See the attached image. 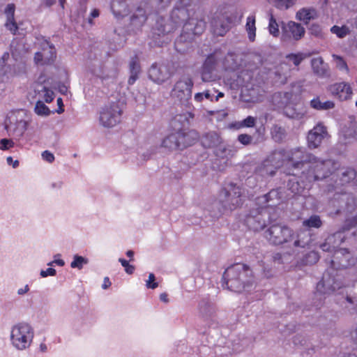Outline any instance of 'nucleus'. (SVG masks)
<instances>
[{"instance_id": "obj_17", "label": "nucleus", "mask_w": 357, "mask_h": 357, "mask_svg": "<svg viewBox=\"0 0 357 357\" xmlns=\"http://www.w3.org/2000/svg\"><path fill=\"white\" fill-rule=\"evenodd\" d=\"M42 52L35 54L34 61L37 64H45L53 62L56 57V50L52 44L44 40L41 44Z\"/></svg>"}, {"instance_id": "obj_19", "label": "nucleus", "mask_w": 357, "mask_h": 357, "mask_svg": "<svg viewBox=\"0 0 357 357\" xmlns=\"http://www.w3.org/2000/svg\"><path fill=\"white\" fill-rule=\"evenodd\" d=\"M326 135V128L321 123L317 124L308 132L307 137L308 146L310 149L319 147Z\"/></svg>"}, {"instance_id": "obj_32", "label": "nucleus", "mask_w": 357, "mask_h": 357, "mask_svg": "<svg viewBox=\"0 0 357 357\" xmlns=\"http://www.w3.org/2000/svg\"><path fill=\"white\" fill-rule=\"evenodd\" d=\"M310 106L317 110H328L333 109L335 107V104L331 100L321 102L319 97H316L310 101Z\"/></svg>"}, {"instance_id": "obj_64", "label": "nucleus", "mask_w": 357, "mask_h": 357, "mask_svg": "<svg viewBox=\"0 0 357 357\" xmlns=\"http://www.w3.org/2000/svg\"><path fill=\"white\" fill-rule=\"evenodd\" d=\"M277 195V192L275 190H272L269 192L268 194L265 195L262 199H264L265 202H268L269 199H271L273 196Z\"/></svg>"}, {"instance_id": "obj_35", "label": "nucleus", "mask_w": 357, "mask_h": 357, "mask_svg": "<svg viewBox=\"0 0 357 357\" xmlns=\"http://www.w3.org/2000/svg\"><path fill=\"white\" fill-rule=\"evenodd\" d=\"M194 117V115L192 113L186 112L183 114H179L176 115L172 121L173 123H178L182 126H185V125L188 124L189 120L192 119Z\"/></svg>"}, {"instance_id": "obj_38", "label": "nucleus", "mask_w": 357, "mask_h": 357, "mask_svg": "<svg viewBox=\"0 0 357 357\" xmlns=\"http://www.w3.org/2000/svg\"><path fill=\"white\" fill-rule=\"evenodd\" d=\"M345 139L349 142L357 141V123H351V126L345 131Z\"/></svg>"}, {"instance_id": "obj_51", "label": "nucleus", "mask_w": 357, "mask_h": 357, "mask_svg": "<svg viewBox=\"0 0 357 357\" xmlns=\"http://www.w3.org/2000/svg\"><path fill=\"white\" fill-rule=\"evenodd\" d=\"M5 26L7 28V29H8L13 34L17 33V30H18V26H17L16 22H15L14 18H12V20L7 19Z\"/></svg>"}, {"instance_id": "obj_12", "label": "nucleus", "mask_w": 357, "mask_h": 357, "mask_svg": "<svg viewBox=\"0 0 357 357\" xmlns=\"http://www.w3.org/2000/svg\"><path fill=\"white\" fill-rule=\"evenodd\" d=\"M193 82L189 76H183L174 85L171 96L182 105H187L192 97Z\"/></svg>"}, {"instance_id": "obj_11", "label": "nucleus", "mask_w": 357, "mask_h": 357, "mask_svg": "<svg viewBox=\"0 0 357 357\" xmlns=\"http://www.w3.org/2000/svg\"><path fill=\"white\" fill-rule=\"evenodd\" d=\"M122 113L118 102L106 105L100 111L99 123L105 128H113L120 123Z\"/></svg>"}, {"instance_id": "obj_4", "label": "nucleus", "mask_w": 357, "mask_h": 357, "mask_svg": "<svg viewBox=\"0 0 357 357\" xmlns=\"http://www.w3.org/2000/svg\"><path fill=\"white\" fill-rule=\"evenodd\" d=\"M236 63L233 55L220 49H216L206 59L202 68V79L211 82L215 79V71L234 70Z\"/></svg>"}, {"instance_id": "obj_55", "label": "nucleus", "mask_w": 357, "mask_h": 357, "mask_svg": "<svg viewBox=\"0 0 357 357\" xmlns=\"http://www.w3.org/2000/svg\"><path fill=\"white\" fill-rule=\"evenodd\" d=\"M14 142L11 139H1L0 140V149L1 150H8L10 148L13 147Z\"/></svg>"}, {"instance_id": "obj_42", "label": "nucleus", "mask_w": 357, "mask_h": 357, "mask_svg": "<svg viewBox=\"0 0 357 357\" xmlns=\"http://www.w3.org/2000/svg\"><path fill=\"white\" fill-rule=\"evenodd\" d=\"M275 6L280 10H287L294 5L296 0H273Z\"/></svg>"}, {"instance_id": "obj_45", "label": "nucleus", "mask_w": 357, "mask_h": 357, "mask_svg": "<svg viewBox=\"0 0 357 357\" xmlns=\"http://www.w3.org/2000/svg\"><path fill=\"white\" fill-rule=\"evenodd\" d=\"M289 189L295 195L301 194L305 187L301 186L298 181L291 180L288 183Z\"/></svg>"}, {"instance_id": "obj_47", "label": "nucleus", "mask_w": 357, "mask_h": 357, "mask_svg": "<svg viewBox=\"0 0 357 357\" xmlns=\"http://www.w3.org/2000/svg\"><path fill=\"white\" fill-rule=\"evenodd\" d=\"M287 59L292 62L296 66H298L304 59L305 56L302 53L290 54L286 56Z\"/></svg>"}, {"instance_id": "obj_43", "label": "nucleus", "mask_w": 357, "mask_h": 357, "mask_svg": "<svg viewBox=\"0 0 357 357\" xmlns=\"http://www.w3.org/2000/svg\"><path fill=\"white\" fill-rule=\"evenodd\" d=\"M332 56L333 58L334 61L335 62V66L337 68H338L340 70H344L348 73V66L347 63L344 61V60L342 59V57L336 54H333Z\"/></svg>"}, {"instance_id": "obj_34", "label": "nucleus", "mask_w": 357, "mask_h": 357, "mask_svg": "<svg viewBox=\"0 0 357 357\" xmlns=\"http://www.w3.org/2000/svg\"><path fill=\"white\" fill-rule=\"evenodd\" d=\"M200 313L204 317L211 316L215 311L213 304L208 300L203 299L199 303Z\"/></svg>"}, {"instance_id": "obj_40", "label": "nucleus", "mask_w": 357, "mask_h": 357, "mask_svg": "<svg viewBox=\"0 0 357 357\" xmlns=\"http://www.w3.org/2000/svg\"><path fill=\"white\" fill-rule=\"evenodd\" d=\"M268 28L270 34L272 35L273 36L278 37L280 36L279 25L273 15H271V17L269 18Z\"/></svg>"}, {"instance_id": "obj_39", "label": "nucleus", "mask_w": 357, "mask_h": 357, "mask_svg": "<svg viewBox=\"0 0 357 357\" xmlns=\"http://www.w3.org/2000/svg\"><path fill=\"white\" fill-rule=\"evenodd\" d=\"M89 262L88 259L75 255L73 257V260L70 263V267L73 268H78L79 270L83 268V266L87 264Z\"/></svg>"}, {"instance_id": "obj_53", "label": "nucleus", "mask_w": 357, "mask_h": 357, "mask_svg": "<svg viewBox=\"0 0 357 357\" xmlns=\"http://www.w3.org/2000/svg\"><path fill=\"white\" fill-rule=\"evenodd\" d=\"M119 261L121 264V265L125 268V271L128 274H132L135 271V267L132 265L129 264L128 261L124 259L119 258Z\"/></svg>"}, {"instance_id": "obj_31", "label": "nucleus", "mask_w": 357, "mask_h": 357, "mask_svg": "<svg viewBox=\"0 0 357 357\" xmlns=\"http://www.w3.org/2000/svg\"><path fill=\"white\" fill-rule=\"evenodd\" d=\"M129 67L130 75L128 80V83L129 85H132L138 79V75L140 73V66L138 58L136 56L132 58Z\"/></svg>"}, {"instance_id": "obj_48", "label": "nucleus", "mask_w": 357, "mask_h": 357, "mask_svg": "<svg viewBox=\"0 0 357 357\" xmlns=\"http://www.w3.org/2000/svg\"><path fill=\"white\" fill-rule=\"evenodd\" d=\"M27 123L24 120L17 121L16 128L13 130L17 137H21L26 130Z\"/></svg>"}, {"instance_id": "obj_54", "label": "nucleus", "mask_w": 357, "mask_h": 357, "mask_svg": "<svg viewBox=\"0 0 357 357\" xmlns=\"http://www.w3.org/2000/svg\"><path fill=\"white\" fill-rule=\"evenodd\" d=\"M309 30L310 33L316 37L321 38L323 36L321 28L318 24H312Z\"/></svg>"}, {"instance_id": "obj_14", "label": "nucleus", "mask_w": 357, "mask_h": 357, "mask_svg": "<svg viewBox=\"0 0 357 357\" xmlns=\"http://www.w3.org/2000/svg\"><path fill=\"white\" fill-rule=\"evenodd\" d=\"M268 213L266 208H253L245 218V224L247 227L254 231H259L264 229L266 226V218Z\"/></svg>"}, {"instance_id": "obj_44", "label": "nucleus", "mask_w": 357, "mask_h": 357, "mask_svg": "<svg viewBox=\"0 0 357 357\" xmlns=\"http://www.w3.org/2000/svg\"><path fill=\"white\" fill-rule=\"evenodd\" d=\"M356 176V172L354 169H347L342 173V181L349 183L354 180Z\"/></svg>"}, {"instance_id": "obj_8", "label": "nucleus", "mask_w": 357, "mask_h": 357, "mask_svg": "<svg viewBox=\"0 0 357 357\" xmlns=\"http://www.w3.org/2000/svg\"><path fill=\"white\" fill-rule=\"evenodd\" d=\"M243 189L234 183H230L222 191L219 204L222 208L220 213L231 211L242 204Z\"/></svg>"}, {"instance_id": "obj_29", "label": "nucleus", "mask_w": 357, "mask_h": 357, "mask_svg": "<svg viewBox=\"0 0 357 357\" xmlns=\"http://www.w3.org/2000/svg\"><path fill=\"white\" fill-rule=\"evenodd\" d=\"M313 72L318 76L324 77L328 74V65L321 57L314 58L311 61Z\"/></svg>"}, {"instance_id": "obj_23", "label": "nucleus", "mask_w": 357, "mask_h": 357, "mask_svg": "<svg viewBox=\"0 0 357 357\" xmlns=\"http://www.w3.org/2000/svg\"><path fill=\"white\" fill-rule=\"evenodd\" d=\"M307 113V108L303 102L289 103L284 107V114L291 119H301Z\"/></svg>"}, {"instance_id": "obj_16", "label": "nucleus", "mask_w": 357, "mask_h": 357, "mask_svg": "<svg viewBox=\"0 0 357 357\" xmlns=\"http://www.w3.org/2000/svg\"><path fill=\"white\" fill-rule=\"evenodd\" d=\"M305 33V28L301 24L289 21L282 26L281 40L286 43L298 41L304 36Z\"/></svg>"}, {"instance_id": "obj_24", "label": "nucleus", "mask_w": 357, "mask_h": 357, "mask_svg": "<svg viewBox=\"0 0 357 357\" xmlns=\"http://www.w3.org/2000/svg\"><path fill=\"white\" fill-rule=\"evenodd\" d=\"M175 29V24H172L169 18L160 17L156 21L154 33L158 36H165L172 33Z\"/></svg>"}, {"instance_id": "obj_59", "label": "nucleus", "mask_w": 357, "mask_h": 357, "mask_svg": "<svg viewBox=\"0 0 357 357\" xmlns=\"http://www.w3.org/2000/svg\"><path fill=\"white\" fill-rule=\"evenodd\" d=\"M5 13L7 19L12 20V18H14L15 6L13 4H8L6 8Z\"/></svg>"}, {"instance_id": "obj_36", "label": "nucleus", "mask_w": 357, "mask_h": 357, "mask_svg": "<svg viewBox=\"0 0 357 357\" xmlns=\"http://www.w3.org/2000/svg\"><path fill=\"white\" fill-rule=\"evenodd\" d=\"M212 28L214 34L217 36H224L228 31V26L224 24L221 20H215L212 22Z\"/></svg>"}, {"instance_id": "obj_13", "label": "nucleus", "mask_w": 357, "mask_h": 357, "mask_svg": "<svg viewBox=\"0 0 357 357\" xmlns=\"http://www.w3.org/2000/svg\"><path fill=\"white\" fill-rule=\"evenodd\" d=\"M151 8L146 1H141L132 11L129 27L133 31H139L145 24Z\"/></svg>"}, {"instance_id": "obj_25", "label": "nucleus", "mask_w": 357, "mask_h": 357, "mask_svg": "<svg viewBox=\"0 0 357 357\" xmlns=\"http://www.w3.org/2000/svg\"><path fill=\"white\" fill-rule=\"evenodd\" d=\"M111 10L117 19H121L129 14L127 0H112Z\"/></svg>"}, {"instance_id": "obj_26", "label": "nucleus", "mask_w": 357, "mask_h": 357, "mask_svg": "<svg viewBox=\"0 0 357 357\" xmlns=\"http://www.w3.org/2000/svg\"><path fill=\"white\" fill-rule=\"evenodd\" d=\"M190 15V13L185 7H178L172 10L169 20L173 24H175V29L181 24Z\"/></svg>"}, {"instance_id": "obj_21", "label": "nucleus", "mask_w": 357, "mask_h": 357, "mask_svg": "<svg viewBox=\"0 0 357 357\" xmlns=\"http://www.w3.org/2000/svg\"><path fill=\"white\" fill-rule=\"evenodd\" d=\"M328 91L332 96L340 100H347L351 98L353 93L351 85L347 82H339L331 84Z\"/></svg>"}, {"instance_id": "obj_7", "label": "nucleus", "mask_w": 357, "mask_h": 357, "mask_svg": "<svg viewBox=\"0 0 357 357\" xmlns=\"http://www.w3.org/2000/svg\"><path fill=\"white\" fill-rule=\"evenodd\" d=\"M198 139L195 130L185 132L179 129L167 135L162 142L161 146L169 150L182 149L192 144Z\"/></svg>"}, {"instance_id": "obj_50", "label": "nucleus", "mask_w": 357, "mask_h": 357, "mask_svg": "<svg viewBox=\"0 0 357 357\" xmlns=\"http://www.w3.org/2000/svg\"><path fill=\"white\" fill-rule=\"evenodd\" d=\"M319 259L318 253L315 251H311L306 255L305 261L306 264H313L318 261Z\"/></svg>"}, {"instance_id": "obj_58", "label": "nucleus", "mask_w": 357, "mask_h": 357, "mask_svg": "<svg viewBox=\"0 0 357 357\" xmlns=\"http://www.w3.org/2000/svg\"><path fill=\"white\" fill-rule=\"evenodd\" d=\"M41 156L44 160L49 163L53 162L55 159L54 154L49 151H43L41 154Z\"/></svg>"}, {"instance_id": "obj_60", "label": "nucleus", "mask_w": 357, "mask_h": 357, "mask_svg": "<svg viewBox=\"0 0 357 357\" xmlns=\"http://www.w3.org/2000/svg\"><path fill=\"white\" fill-rule=\"evenodd\" d=\"M56 273V271L53 268H48L46 270L40 271V275L42 278H46L47 276H54Z\"/></svg>"}, {"instance_id": "obj_49", "label": "nucleus", "mask_w": 357, "mask_h": 357, "mask_svg": "<svg viewBox=\"0 0 357 357\" xmlns=\"http://www.w3.org/2000/svg\"><path fill=\"white\" fill-rule=\"evenodd\" d=\"M238 123L240 128H252L256 123V119L249 116Z\"/></svg>"}, {"instance_id": "obj_15", "label": "nucleus", "mask_w": 357, "mask_h": 357, "mask_svg": "<svg viewBox=\"0 0 357 357\" xmlns=\"http://www.w3.org/2000/svg\"><path fill=\"white\" fill-rule=\"evenodd\" d=\"M314 155L307 153L303 149L297 148L287 151L284 154L285 158L294 168H303L307 169L309 164L312 162Z\"/></svg>"}, {"instance_id": "obj_5", "label": "nucleus", "mask_w": 357, "mask_h": 357, "mask_svg": "<svg viewBox=\"0 0 357 357\" xmlns=\"http://www.w3.org/2000/svg\"><path fill=\"white\" fill-rule=\"evenodd\" d=\"M33 88L38 100L36 103L35 112L39 116H47L50 110L43 100L51 102L54 98V93L50 86V82L45 75H40L33 83Z\"/></svg>"}, {"instance_id": "obj_62", "label": "nucleus", "mask_w": 357, "mask_h": 357, "mask_svg": "<svg viewBox=\"0 0 357 357\" xmlns=\"http://www.w3.org/2000/svg\"><path fill=\"white\" fill-rule=\"evenodd\" d=\"M56 0H43L41 2V6L47 8H50L54 4H55Z\"/></svg>"}, {"instance_id": "obj_30", "label": "nucleus", "mask_w": 357, "mask_h": 357, "mask_svg": "<svg viewBox=\"0 0 357 357\" xmlns=\"http://www.w3.org/2000/svg\"><path fill=\"white\" fill-rule=\"evenodd\" d=\"M236 153L234 148L230 145L222 144L218 145L215 151L217 157L222 159H229L234 156Z\"/></svg>"}, {"instance_id": "obj_18", "label": "nucleus", "mask_w": 357, "mask_h": 357, "mask_svg": "<svg viewBox=\"0 0 357 357\" xmlns=\"http://www.w3.org/2000/svg\"><path fill=\"white\" fill-rule=\"evenodd\" d=\"M346 229L342 228L328 236L325 242L320 245L321 249L324 252H335L345 239L344 231Z\"/></svg>"}, {"instance_id": "obj_22", "label": "nucleus", "mask_w": 357, "mask_h": 357, "mask_svg": "<svg viewBox=\"0 0 357 357\" xmlns=\"http://www.w3.org/2000/svg\"><path fill=\"white\" fill-rule=\"evenodd\" d=\"M171 76L170 72L166 66L153 64L149 70V77L154 82L162 84Z\"/></svg>"}, {"instance_id": "obj_9", "label": "nucleus", "mask_w": 357, "mask_h": 357, "mask_svg": "<svg viewBox=\"0 0 357 357\" xmlns=\"http://www.w3.org/2000/svg\"><path fill=\"white\" fill-rule=\"evenodd\" d=\"M206 22L200 13H195L194 17L188 19L183 26V33L176 42V45L181 42H190L194 36L202 34L205 30Z\"/></svg>"}, {"instance_id": "obj_2", "label": "nucleus", "mask_w": 357, "mask_h": 357, "mask_svg": "<svg viewBox=\"0 0 357 357\" xmlns=\"http://www.w3.org/2000/svg\"><path fill=\"white\" fill-rule=\"evenodd\" d=\"M265 238L270 243L276 245L292 243L295 248H305L310 241L306 231H301L296 234L291 228L280 224L271 225L265 231Z\"/></svg>"}, {"instance_id": "obj_52", "label": "nucleus", "mask_w": 357, "mask_h": 357, "mask_svg": "<svg viewBox=\"0 0 357 357\" xmlns=\"http://www.w3.org/2000/svg\"><path fill=\"white\" fill-rule=\"evenodd\" d=\"M158 286V282H155V277L153 273H149V278L146 281V287L148 289H154Z\"/></svg>"}, {"instance_id": "obj_63", "label": "nucleus", "mask_w": 357, "mask_h": 357, "mask_svg": "<svg viewBox=\"0 0 357 357\" xmlns=\"http://www.w3.org/2000/svg\"><path fill=\"white\" fill-rule=\"evenodd\" d=\"M6 161L8 165H12L14 168H16L19 165V161L15 160L13 161V158L11 156H9L6 158Z\"/></svg>"}, {"instance_id": "obj_3", "label": "nucleus", "mask_w": 357, "mask_h": 357, "mask_svg": "<svg viewBox=\"0 0 357 357\" xmlns=\"http://www.w3.org/2000/svg\"><path fill=\"white\" fill-rule=\"evenodd\" d=\"M236 63L233 55L220 49H216L206 59L202 68V79L211 82L215 79V71L234 70Z\"/></svg>"}, {"instance_id": "obj_27", "label": "nucleus", "mask_w": 357, "mask_h": 357, "mask_svg": "<svg viewBox=\"0 0 357 357\" xmlns=\"http://www.w3.org/2000/svg\"><path fill=\"white\" fill-rule=\"evenodd\" d=\"M202 144L205 148L217 147L222 143V139L215 132H208L204 134L201 139Z\"/></svg>"}, {"instance_id": "obj_56", "label": "nucleus", "mask_w": 357, "mask_h": 357, "mask_svg": "<svg viewBox=\"0 0 357 357\" xmlns=\"http://www.w3.org/2000/svg\"><path fill=\"white\" fill-rule=\"evenodd\" d=\"M257 173L262 176H273L274 174V172L273 170H269L265 165H262L258 167Z\"/></svg>"}, {"instance_id": "obj_37", "label": "nucleus", "mask_w": 357, "mask_h": 357, "mask_svg": "<svg viewBox=\"0 0 357 357\" xmlns=\"http://www.w3.org/2000/svg\"><path fill=\"white\" fill-rule=\"evenodd\" d=\"M322 225L320 217L317 215L310 216L303 222V225L306 227L319 228Z\"/></svg>"}, {"instance_id": "obj_1", "label": "nucleus", "mask_w": 357, "mask_h": 357, "mask_svg": "<svg viewBox=\"0 0 357 357\" xmlns=\"http://www.w3.org/2000/svg\"><path fill=\"white\" fill-rule=\"evenodd\" d=\"M228 289L235 292L250 291L257 284L250 268L242 264H236L228 267L222 275Z\"/></svg>"}, {"instance_id": "obj_10", "label": "nucleus", "mask_w": 357, "mask_h": 357, "mask_svg": "<svg viewBox=\"0 0 357 357\" xmlns=\"http://www.w3.org/2000/svg\"><path fill=\"white\" fill-rule=\"evenodd\" d=\"M332 162L329 160H319L315 156L312 158V162L307 167V172L305 175L309 183L321 180L328 177L332 172Z\"/></svg>"}, {"instance_id": "obj_6", "label": "nucleus", "mask_w": 357, "mask_h": 357, "mask_svg": "<svg viewBox=\"0 0 357 357\" xmlns=\"http://www.w3.org/2000/svg\"><path fill=\"white\" fill-rule=\"evenodd\" d=\"M33 328L28 323H17L13 325L10 329V343L18 351L29 349L33 342Z\"/></svg>"}, {"instance_id": "obj_57", "label": "nucleus", "mask_w": 357, "mask_h": 357, "mask_svg": "<svg viewBox=\"0 0 357 357\" xmlns=\"http://www.w3.org/2000/svg\"><path fill=\"white\" fill-rule=\"evenodd\" d=\"M238 140L243 145H248L251 143L252 137L247 134H241L238 135Z\"/></svg>"}, {"instance_id": "obj_28", "label": "nucleus", "mask_w": 357, "mask_h": 357, "mask_svg": "<svg viewBox=\"0 0 357 357\" xmlns=\"http://www.w3.org/2000/svg\"><path fill=\"white\" fill-rule=\"evenodd\" d=\"M296 17L298 20L302 21L307 24L310 20L318 17V13L312 7L303 8L296 13Z\"/></svg>"}, {"instance_id": "obj_33", "label": "nucleus", "mask_w": 357, "mask_h": 357, "mask_svg": "<svg viewBox=\"0 0 357 357\" xmlns=\"http://www.w3.org/2000/svg\"><path fill=\"white\" fill-rule=\"evenodd\" d=\"M245 29L250 41H254L256 36L255 16L250 15L247 17Z\"/></svg>"}, {"instance_id": "obj_20", "label": "nucleus", "mask_w": 357, "mask_h": 357, "mask_svg": "<svg viewBox=\"0 0 357 357\" xmlns=\"http://www.w3.org/2000/svg\"><path fill=\"white\" fill-rule=\"evenodd\" d=\"M340 288V285L334 278H332L328 273H324L321 280L317 284L316 295L330 294Z\"/></svg>"}, {"instance_id": "obj_46", "label": "nucleus", "mask_w": 357, "mask_h": 357, "mask_svg": "<svg viewBox=\"0 0 357 357\" xmlns=\"http://www.w3.org/2000/svg\"><path fill=\"white\" fill-rule=\"evenodd\" d=\"M271 133H272L273 138L275 141L282 140L284 138V135H285L284 129L281 127H279V126H274L272 128Z\"/></svg>"}, {"instance_id": "obj_41", "label": "nucleus", "mask_w": 357, "mask_h": 357, "mask_svg": "<svg viewBox=\"0 0 357 357\" xmlns=\"http://www.w3.org/2000/svg\"><path fill=\"white\" fill-rule=\"evenodd\" d=\"M331 31L335 34L338 38H342L348 35L350 32L349 28L347 26H333L331 29Z\"/></svg>"}, {"instance_id": "obj_61", "label": "nucleus", "mask_w": 357, "mask_h": 357, "mask_svg": "<svg viewBox=\"0 0 357 357\" xmlns=\"http://www.w3.org/2000/svg\"><path fill=\"white\" fill-rule=\"evenodd\" d=\"M63 182L62 181H56L51 183L50 186L52 190H61L63 188Z\"/></svg>"}]
</instances>
